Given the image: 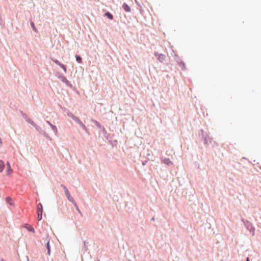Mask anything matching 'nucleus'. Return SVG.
<instances>
[{"label":"nucleus","instance_id":"obj_15","mask_svg":"<svg viewBox=\"0 0 261 261\" xmlns=\"http://www.w3.org/2000/svg\"><path fill=\"white\" fill-rule=\"evenodd\" d=\"M122 7L126 12H129L131 11L130 7L126 3H123Z\"/></svg>","mask_w":261,"mask_h":261},{"label":"nucleus","instance_id":"obj_36","mask_svg":"<svg viewBox=\"0 0 261 261\" xmlns=\"http://www.w3.org/2000/svg\"><path fill=\"white\" fill-rule=\"evenodd\" d=\"M151 220H152V221H154V218H152L151 219Z\"/></svg>","mask_w":261,"mask_h":261},{"label":"nucleus","instance_id":"obj_25","mask_svg":"<svg viewBox=\"0 0 261 261\" xmlns=\"http://www.w3.org/2000/svg\"><path fill=\"white\" fill-rule=\"evenodd\" d=\"M60 67H61L63 70L64 71V72L66 73L67 72V68H66V66H65L63 64L61 63L60 64V66H59Z\"/></svg>","mask_w":261,"mask_h":261},{"label":"nucleus","instance_id":"obj_4","mask_svg":"<svg viewBox=\"0 0 261 261\" xmlns=\"http://www.w3.org/2000/svg\"><path fill=\"white\" fill-rule=\"evenodd\" d=\"M58 79H60L63 83H65L66 85L70 88H72V85L68 81L66 77L62 74L58 76Z\"/></svg>","mask_w":261,"mask_h":261},{"label":"nucleus","instance_id":"obj_17","mask_svg":"<svg viewBox=\"0 0 261 261\" xmlns=\"http://www.w3.org/2000/svg\"><path fill=\"white\" fill-rule=\"evenodd\" d=\"M92 122H93L95 124V125L99 129H101V130L102 129V127H104L103 126H102L101 124L98 122L97 121L95 120H92Z\"/></svg>","mask_w":261,"mask_h":261},{"label":"nucleus","instance_id":"obj_7","mask_svg":"<svg viewBox=\"0 0 261 261\" xmlns=\"http://www.w3.org/2000/svg\"><path fill=\"white\" fill-rule=\"evenodd\" d=\"M154 56L157 58V59L161 62H163L165 60V56L164 55L162 54H159L158 52H155Z\"/></svg>","mask_w":261,"mask_h":261},{"label":"nucleus","instance_id":"obj_31","mask_svg":"<svg viewBox=\"0 0 261 261\" xmlns=\"http://www.w3.org/2000/svg\"><path fill=\"white\" fill-rule=\"evenodd\" d=\"M22 116H23V117L24 119H25L26 120L28 119V118H27V116L25 114H23L22 115Z\"/></svg>","mask_w":261,"mask_h":261},{"label":"nucleus","instance_id":"obj_18","mask_svg":"<svg viewBox=\"0 0 261 261\" xmlns=\"http://www.w3.org/2000/svg\"><path fill=\"white\" fill-rule=\"evenodd\" d=\"M5 167L4 162L3 160H0V173L3 171Z\"/></svg>","mask_w":261,"mask_h":261},{"label":"nucleus","instance_id":"obj_37","mask_svg":"<svg viewBox=\"0 0 261 261\" xmlns=\"http://www.w3.org/2000/svg\"><path fill=\"white\" fill-rule=\"evenodd\" d=\"M28 261H29V259H28Z\"/></svg>","mask_w":261,"mask_h":261},{"label":"nucleus","instance_id":"obj_29","mask_svg":"<svg viewBox=\"0 0 261 261\" xmlns=\"http://www.w3.org/2000/svg\"><path fill=\"white\" fill-rule=\"evenodd\" d=\"M34 127H35L36 129L38 130V131L40 129V127L38 126L36 124V126H34Z\"/></svg>","mask_w":261,"mask_h":261},{"label":"nucleus","instance_id":"obj_22","mask_svg":"<svg viewBox=\"0 0 261 261\" xmlns=\"http://www.w3.org/2000/svg\"><path fill=\"white\" fill-rule=\"evenodd\" d=\"M6 201L7 203L9 204L10 205H13V203H12V199L10 197H9V196L7 197L6 198Z\"/></svg>","mask_w":261,"mask_h":261},{"label":"nucleus","instance_id":"obj_33","mask_svg":"<svg viewBox=\"0 0 261 261\" xmlns=\"http://www.w3.org/2000/svg\"><path fill=\"white\" fill-rule=\"evenodd\" d=\"M2 143V139L0 138V144H1Z\"/></svg>","mask_w":261,"mask_h":261},{"label":"nucleus","instance_id":"obj_6","mask_svg":"<svg viewBox=\"0 0 261 261\" xmlns=\"http://www.w3.org/2000/svg\"><path fill=\"white\" fill-rule=\"evenodd\" d=\"M175 59L177 63L181 66V69L183 70H186V67L185 63L181 61L179 57L176 55H175Z\"/></svg>","mask_w":261,"mask_h":261},{"label":"nucleus","instance_id":"obj_19","mask_svg":"<svg viewBox=\"0 0 261 261\" xmlns=\"http://www.w3.org/2000/svg\"><path fill=\"white\" fill-rule=\"evenodd\" d=\"M105 16L110 20H112L113 19V15L108 11L105 13Z\"/></svg>","mask_w":261,"mask_h":261},{"label":"nucleus","instance_id":"obj_12","mask_svg":"<svg viewBox=\"0 0 261 261\" xmlns=\"http://www.w3.org/2000/svg\"><path fill=\"white\" fill-rule=\"evenodd\" d=\"M46 239L47 241L46 243L45 244V247H46V248L47 249V254L48 255H50V244H49V240L48 239V237L46 238Z\"/></svg>","mask_w":261,"mask_h":261},{"label":"nucleus","instance_id":"obj_38","mask_svg":"<svg viewBox=\"0 0 261 261\" xmlns=\"http://www.w3.org/2000/svg\"><path fill=\"white\" fill-rule=\"evenodd\" d=\"M99 261V260H98Z\"/></svg>","mask_w":261,"mask_h":261},{"label":"nucleus","instance_id":"obj_27","mask_svg":"<svg viewBox=\"0 0 261 261\" xmlns=\"http://www.w3.org/2000/svg\"><path fill=\"white\" fill-rule=\"evenodd\" d=\"M38 214V217H37V219H38V221H40L41 220L42 218V214H40V213H37Z\"/></svg>","mask_w":261,"mask_h":261},{"label":"nucleus","instance_id":"obj_1","mask_svg":"<svg viewBox=\"0 0 261 261\" xmlns=\"http://www.w3.org/2000/svg\"><path fill=\"white\" fill-rule=\"evenodd\" d=\"M198 134L200 138L203 141L205 145H208L209 142L211 143L212 139L208 136L206 132H204L203 129H200L198 132Z\"/></svg>","mask_w":261,"mask_h":261},{"label":"nucleus","instance_id":"obj_5","mask_svg":"<svg viewBox=\"0 0 261 261\" xmlns=\"http://www.w3.org/2000/svg\"><path fill=\"white\" fill-rule=\"evenodd\" d=\"M73 120L76 122L84 130L86 133H88V129L86 125L82 123L81 120L77 117H73Z\"/></svg>","mask_w":261,"mask_h":261},{"label":"nucleus","instance_id":"obj_14","mask_svg":"<svg viewBox=\"0 0 261 261\" xmlns=\"http://www.w3.org/2000/svg\"><path fill=\"white\" fill-rule=\"evenodd\" d=\"M37 213L42 214L43 213V206L41 203H39L37 205Z\"/></svg>","mask_w":261,"mask_h":261},{"label":"nucleus","instance_id":"obj_26","mask_svg":"<svg viewBox=\"0 0 261 261\" xmlns=\"http://www.w3.org/2000/svg\"><path fill=\"white\" fill-rule=\"evenodd\" d=\"M52 61L55 63L57 65L60 66V64H61V63L58 61V60L57 59H52Z\"/></svg>","mask_w":261,"mask_h":261},{"label":"nucleus","instance_id":"obj_28","mask_svg":"<svg viewBox=\"0 0 261 261\" xmlns=\"http://www.w3.org/2000/svg\"><path fill=\"white\" fill-rule=\"evenodd\" d=\"M68 116L69 117H70L72 119H73V117H76L75 116H74L72 113H70L69 114H68Z\"/></svg>","mask_w":261,"mask_h":261},{"label":"nucleus","instance_id":"obj_34","mask_svg":"<svg viewBox=\"0 0 261 261\" xmlns=\"http://www.w3.org/2000/svg\"><path fill=\"white\" fill-rule=\"evenodd\" d=\"M1 261H5V260L3 258H2L1 259Z\"/></svg>","mask_w":261,"mask_h":261},{"label":"nucleus","instance_id":"obj_24","mask_svg":"<svg viewBox=\"0 0 261 261\" xmlns=\"http://www.w3.org/2000/svg\"><path fill=\"white\" fill-rule=\"evenodd\" d=\"M27 121L33 126H36V123L30 118L27 119Z\"/></svg>","mask_w":261,"mask_h":261},{"label":"nucleus","instance_id":"obj_3","mask_svg":"<svg viewBox=\"0 0 261 261\" xmlns=\"http://www.w3.org/2000/svg\"><path fill=\"white\" fill-rule=\"evenodd\" d=\"M61 187L63 188L65 192V194L67 199L71 202H73L74 200L73 197L71 196L68 189L63 185H61Z\"/></svg>","mask_w":261,"mask_h":261},{"label":"nucleus","instance_id":"obj_20","mask_svg":"<svg viewBox=\"0 0 261 261\" xmlns=\"http://www.w3.org/2000/svg\"><path fill=\"white\" fill-rule=\"evenodd\" d=\"M30 24H31V26L33 29V30L36 32V33H37L38 32V31H37V29H36L35 25V23L33 21H31V22H30Z\"/></svg>","mask_w":261,"mask_h":261},{"label":"nucleus","instance_id":"obj_8","mask_svg":"<svg viewBox=\"0 0 261 261\" xmlns=\"http://www.w3.org/2000/svg\"><path fill=\"white\" fill-rule=\"evenodd\" d=\"M102 133L103 134L104 137L109 141L111 142L112 139V137L110 134H108L106 129L105 127H102V129L101 130Z\"/></svg>","mask_w":261,"mask_h":261},{"label":"nucleus","instance_id":"obj_23","mask_svg":"<svg viewBox=\"0 0 261 261\" xmlns=\"http://www.w3.org/2000/svg\"><path fill=\"white\" fill-rule=\"evenodd\" d=\"M73 203V204L74 205L76 210L79 213H80L81 215H82V213L81 212V211L80 210L76 203L75 202V201H74L73 202H72Z\"/></svg>","mask_w":261,"mask_h":261},{"label":"nucleus","instance_id":"obj_35","mask_svg":"<svg viewBox=\"0 0 261 261\" xmlns=\"http://www.w3.org/2000/svg\"><path fill=\"white\" fill-rule=\"evenodd\" d=\"M87 254H88V255H90V257H91V255L90 254V253H89V252L87 253Z\"/></svg>","mask_w":261,"mask_h":261},{"label":"nucleus","instance_id":"obj_9","mask_svg":"<svg viewBox=\"0 0 261 261\" xmlns=\"http://www.w3.org/2000/svg\"><path fill=\"white\" fill-rule=\"evenodd\" d=\"M161 162L168 166H172L173 164V163L170 161V159L166 158H162Z\"/></svg>","mask_w":261,"mask_h":261},{"label":"nucleus","instance_id":"obj_21","mask_svg":"<svg viewBox=\"0 0 261 261\" xmlns=\"http://www.w3.org/2000/svg\"><path fill=\"white\" fill-rule=\"evenodd\" d=\"M75 57L76 61L77 63H82V57L80 55H76Z\"/></svg>","mask_w":261,"mask_h":261},{"label":"nucleus","instance_id":"obj_16","mask_svg":"<svg viewBox=\"0 0 261 261\" xmlns=\"http://www.w3.org/2000/svg\"><path fill=\"white\" fill-rule=\"evenodd\" d=\"M24 227L27 229L29 231L32 232L33 233H35L34 228L31 225L25 224L24 225Z\"/></svg>","mask_w":261,"mask_h":261},{"label":"nucleus","instance_id":"obj_2","mask_svg":"<svg viewBox=\"0 0 261 261\" xmlns=\"http://www.w3.org/2000/svg\"><path fill=\"white\" fill-rule=\"evenodd\" d=\"M241 221L243 223L245 228L248 231H249L250 233H252L253 236H254L255 233V228L253 226L252 224L249 221L245 220L244 218H241Z\"/></svg>","mask_w":261,"mask_h":261},{"label":"nucleus","instance_id":"obj_13","mask_svg":"<svg viewBox=\"0 0 261 261\" xmlns=\"http://www.w3.org/2000/svg\"><path fill=\"white\" fill-rule=\"evenodd\" d=\"M7 165V175H9L10 173L12 172V169L11 167L10 164L9 162L6 163Z\"/></svg>","mask_w":261,"mask_h":261},{"label":"nucleus","instance_id":"obj_30","mask_svg":"<svg viewBox=\"0 0 261 261\" xmlns=\"http://www.w3.org/2000/svg\"><path fill=\"white\" fill-rule=\"evenodd\" d=\"M147 160H145L144 161H142V165L143 166L145 165L146 164V163H147Z\"/></svg>","mask_w":261,"mask_h":261},{"label":"nucleus","instance_id":"obj_10","mask_svg":"<svg viewBox=\"0 0 261 261\" xmlns=\"http://www.w3.org/2000/svg\"><path fill=\"white\" fill-rule=\"evenodd\" d=\"M46 123L50 126L51 129L53 130L54 133L57 135L58 133V129L56 126L52 124L49 121L46 120Z\"/></svg>","mask_w":261,"mask_h":261},{"label":"nucleus","instance_id":"obj_11","mask_svg":"<svg viewBox=\"0 0 261 261\" xmlns=\"http://www.w3.org/2000/svg\"><path fill=\"white\" fill-rule=\"evenodd\" d=\"M88 244L89 242L87 241L84 242L83 246L82 247V251H83L84 254L88 250Z\"/></svg>","mask_w":261,"mask_h":261},{"label":"nucleus","instance_id":"obj_32","mask_svg":"<svg viewBox=\"0 0 261 261\" xmlns=\"http://www.w3.org/2000/svg\"><path fill=\"white\" fill-rule=\"evenodd\" d=\"M246 261H250V259H249V257H247Z\"/></svg>","mask_w":261,"mask_h":261}]
</instances>
